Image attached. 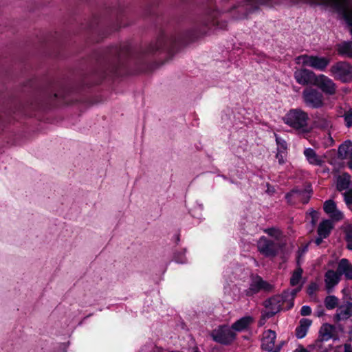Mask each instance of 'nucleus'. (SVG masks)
Returning <instances> with one entry per match:
<instances>
[{
    "label": "nucleus",
    "instance_id": "49530a36",
    "mask_svg": "<svg viewBox=\"0 0 352 352\" xmlns=\"http://www.w3.org/2000/svg\"><path fill=\"white\" fill-rule=\"evenodd\" d=\"M69 345V342L67 343H60L57 348V352H67V348Z\"/></svg>",
    "mask_w": 352,
    "mask_h": 352
},
{
    "label": "nucleus",
    "instance_id": "6e6d98bb",
    "mask_svg": "<svg viewBox=\"0 0 352 352\" xmlns=\"http://www.w3.org/2000/svg\"><path fill=\"white\" fill-rule=\"evenodd\" d=\"M233 254H234V252H228V253L225 256V259L228 260L230 258V256H232Z\"/></svg>",
    "mask_w": 352,
    "mask_h": 352
},
{
    "label": "nucleus",
    "instance_id": "8fccbe9b",
    "mask_svg": "<svg viewBox=\"0 0 352 352\" xmlns=\"http://www.w3.org/2000/svg\"><path fill=\"white\" fill-rule=\"evenodd\" d=\"M239 148V146H238L237 148L235 146L234 144H232L231 146V150L232 151V152L234 153V154L236 156H239V154H240V152L238 151Z\"/></svg>",
    "mask_w": 352,
    "mask_h": 352
},
{
    "label": "nucleus",
    "instance_id": "c85d7f7f",
    "mask_svg": "<svg viewBox=\"0 0 352 352\" xmlns=\"http://www.w3.org/2000/svg\"><path fill=\"white\" fill-rule=\"evenodd\" d=\"M333 330V325L329 324H323L319 331V338L326 341L329 340L332 338Z\"/></svg>",
    "mask_w": 352,
    "mask_h": 352
},
{
    "label": "nucleus",
    "instance_id": "c756f323",
    "mask_svg": "<svg viewBox=\"0 0 352 352\" xmlns=\"http://www.w3.org/2000/svg\"><path fill=\"white\" fill-rule=\"evenodd\" d=\"M186 249L183 248L180 250H175L173 252V259L174 262L178 264H186L188 263L187 258L186 257Z\"/></svg>",
    "mask_w": 352,
    "mask_h": 352
},
{
    "label": "nucleus",
    "instance_id": "aec40b11",
    "mask_svg": "<svg viewBox=\"0 0 352 352\" xmlns=\"http://www.w3.org/2000/svg\"><path fill=\"white\" fill-rule=\"evenodd\" d=\"M314 119L317 128L328 130L332 127L331 118L326 113H316Z\"/></svg>",
    "mask_w": 352,
    "mask_h": 352
},
{
    "label": "nucleus",
    "instance_id": "774afa93",
    "mask_svg": "<svg viewBox=\"0 0 352 352\" xmlns=\"http://www.w3.org/2000/svg\"><path fill=\"white\" fill-rule=\"evenodd\" d=\"M281 346H282V345L280 344V345L277 346L276 347H280V349Z\"/></svg>",
    "mask_w": 352,
    "mask_h": 352
},
{
    "label": "nucleus",
    "instance_id": "393cba45",
    "mask_svg": "<svg viewBox=\"0 0 352 352\" xmlns=\"http://www.w3.org/2000/svg\"><path fill=\"white\" fill-rule=\"evenodd\" d=\"M311 324V320L308 318H302L300 320L299 325L296 329V336L298 339H302L305 338Z\"/></svg>",
    "mask_w": 352,
    "mask_h": 352
},
{
    "label": "nucleus",
    "instance_id": "39448f33",
    "mask_svg": "<svg viewBox=\"0 0 352 352\" xmlns=\"http://www.w3.org/2000/svg\"><path fill=\"white\" fill-rule=\"evenodd\" d=\"M308 114L300 109L289 110L283 118L284 122L301 132H307Z\"/></svg>",
    "mask_w": 352,
    "mask_h": 352
},
{
    "label": "nucleus",
    "instance_id": "cd10ccee",
    "mask_svg": "<svg viewBox=\"0 0 352 352\" xmlns=\"http://www.w3.org/2000/svg\"><path fill=\"white\" fill-rule=\"evenodd\" d=\"M325 340L318 338L314 343L309 345V348L312 352H328L331 349V345L324 346Z\"/></svg>",
    "mask_w": 352,
    "mask_h": 352
},
{
    "label": "nucleus",
    "instance_id": "f8f14e48",
    "mask_svg": "<svg viewBox=\"0 0 352 352\" xmlns=\"http://www.w3.org/2000/svg\"><path fill=\"white\" fill-rule=\"evenodd\" d=\"M272 288V287L270 284L263 280L261 277L256 276L252 278L250 287L245 291V294L250 296L262 290L270 292Z\"/></svg>",
    "mask_w": 352,
    "mask_h": 352
},
{
    "label": "nucleus",
    "instance_id": "9d476101",
    "mask_svg": "<svg viewBox=\"0 0 352 352\" xmlns=\"http://www.w3.org/2000/svg\"><path fill=\"white\" fill-rule=\"evenodd\" d=\"M326 96H333L337 91V85L332 79L324 74L318 75L315 84Z\"/></svg>",
    "mask_w": 352,
    "mask_h": 352
},
{
    "label": "nucleus",
    "instance_id": "e433bc0d",
    "mask_svg": "<svg viewBox=\"0 0 352 352\" xmlns=\"http://www.w3.org/2000/svg\"><path fill=\"white\" fill-rule=\"evenodd\" d=\"M344 234L346 243L352 242V224H347L344 226Z\"/></svg>",
    "mask_w": 352,
    "mask_h": 352
},
{
    "label": "nucleus",
    "instance_id": "4c0bfd02",
    "mask_svg": "<svg viewBox=\"0 0 352 352\" xmlns=\"http://www.w3.org/2000/svg\"><path fill=\"white\" fill-rule=\"evenodd\" d=\"M253 321L254 318L251 316L243 317V333L249 331L248 326L252 322H253ZM243 339H248V336L247 335L243 334Z\"/></svg>",
    "mask_w": 352,
    "mask_h": 352
},
{
    "label": "nucleus",
    "instance_id": "f704fd0d",
    "mask_svg": "<svg viewBox=\"0 0 352 352\" xmlns=\"http://www.w3.org/2000/svg\"><path fill=\"white\" fill-rule=\"evenodd\" d=\"M197 206L189 211L191 216L194 218L200 219L202 217V211L204 210V205L201 203L196 202Z\"/></svg>",
    "mask_w": 352,
    "mask_h": 352
},
{
    "label": "nucleus",
    "instance_id": "a878e982",
    "mask_svg": "<svg viewBox=\"0 0 352 352\" xmlns=\"http://www.w3.org/2000/svg\"><path fill=\"white\" fill-rule=\"evenodd\" d=\"M336 188L338 191L349 190L352 189V182L349 174H344L339 176L337 180Z\"/></svg>",
    "mask_w": 352,
    "mask_h": 352
},
{
    "label": "nucleus",
    "instance_id": "2eb2a0df",
    "mask_svg": "<svg viewBox=\"0 0 352 352\" xmlns=\"http://www.w3.org/2000/svg\"><path fill=\"white\" fill-rule=\"evenodd\" d=\"M352 316V301H346L336 310L333 320L335 322L344 321Z\"/></svg>",
    "mask_w": 352,
    "mask_h": 352
},
{
    "label": "nucleus",
    "instance_id": "5fc2aeb1",
    "mask_svg": "<svg viewBox=\"0 0 352 352\" xmlns=\"http://www.w3.org/2000/svg\"><path fill=\"white\" fill-rule=\"evenodd\" d=\"M163 348L156 345L153 346L152 352H162Z\"/></svg>",
    "mask_w": 352,
    "mask_h": 352
},
{
    "label": "nucleus",
    "instance_id": "13d9d810",
    "mask_svg": "<svg viewBox=\"0 0 352 352\" xmlns=\"http://www.w3.org/2000/svg\"><path fill=\"white\" fill-rule=\"evenodd\" d=\"M324 312L323 310H320V311H317V316L318 317H321V316H324Z\"/></svg>",
    "mask_w": 352,
    "mask_h": 352
},
{
    "label": "nucleus",
    "instance_id": "4d7b16f0",
    "mask_svg": "<svg viewBox=\"0 0 352 352\" xmlns=\"http://www.w3.org/2000/svg\"><path fill=\"white\" fill-rule=\"evenodd\" d=\"M174 238L175 239L176 243L177 244L179 243V241H180L179 234H175Z\"/></svg>",
    "mask_w": 352,
    "mask_h": 352
},
{
    "label": "nucleus",
    "instance_id": "79ce46f5",
    "mask_svg": "<svg viewBox=\"0 0 352 352\" xmlns=\"http://www.w3.org/2000/svg\"><path fill=\"white\" fill-rule=\"evenodd\" d=\"M265 233L272 236L278 237L280 235L279 230L275 228H270L264 230Z\"/></svg>",
    "mask_w": 352,
    "mask_h": 352
},
{
    "label": "nucleus",
    "instance_id": "864d4df0",
    "mask_svg": "<svg viewBox=\"0 0 352 352\" xmlns=\"http://www.w3.org/2000/svg\"><path fill=\"white\" fill-rule=\"evenodd\" d=\"M324 239H326V237H322V236H319L315 240V243L317 245H319L321 244V243L322 242V240Z\"/></svg>",
    "mask_w": 352,
    "mask_h": 352
},
{
    "label": "nucleus",
    "instance_id": "72a5a7b5",
    "mask_svg": "<svg viewBox=\"0 0 352 352\" xmlns=\"http://www.w3.org/2000/svg\"><path fill=\"white\" fill-rule=\"evenodd\" d=\"M272 300H269L267 302V304H266V305H265L267 310L265 311L264 315L267 318H272L280 310L279 306H278V305H275L274 307H270V306L272 304Z\"/></svg>",
    "mask_w": 352,
    "mask_h": 352
},
{
    "label": "nucleus",
    "instance_id": "c9c22d12",
    "mask_svg": "<svg viewBox=\"0 0 352 352\" xmlns=\"http://www.w3.org/2000/svg\"><path fill=\"white\" fill-rule=\"evenodd\" d=\"M344 118L345 126L347 128L352 126V108H350L348 111H346L342 116Z\"/></svg>",
    "mask_w": 352,
    "mask_h": 352
},
{
    "label": "nucleus",
    "instance_id": "37998d69",
    "mask_svg": "<svg viewBox=\"0 0 352 352\" xmlns=\"http://www.w3.org/2000/svg\"><path fill=\"white\" fill-rule=\"evenodd\" d=\"M52 98L54 99H61L65 102H67V100L66 99V96L64 91H58L56 93L53 94Z\"/></svg>",
    "mask_w": 352,
    "mask_h": 352
},
{
    "label": "nucleus",
    "instance_id": "a18cd8bd",
    "mask_svg": "<svg viewBox=\"0 0 352 352\" xmlns=\"http://www.w3.org/2000/svg\"><path fill=\"white\" fill-rule=\"evenodd\" d=\"M311 314V309L309 306L304 305L301 307L300 314L303 316H309Z\"/></svg>",
    "mask_w": 352,
    "mask_h": 352
},
{
    "label": "nucleus",
    "instance_id": "5701e85b",
    "mask_svg": "<svg viewBox=\"0 0 352 352\" xmlns=\"http://www.w3.org/2000/svg\"><path fill=\"white\" fill-rule=\"evenodd\" d=\"M338 272L340 275L344 274L346 279H352V265L348 259L342 258L338 265Z\"/></svg>",
    "mask_w": 352,
    "mask_h": 352
},
{
    "label": "nucleus",
    "instance_id": "4be33fe9",
    "mask_svg": "<svg viewBox=\"0 0 352 352\" xmlns=\"http://www.w3.org/2000/svg\"><path fill=\"white\" fill-rule=\"evenodd\" d=\"M336 47L339 56L352 58V41H343L337 44Z\"/></svg>",
    "mask_w": 352,
    "mask_h": 352
},
{
    "label": "nucleus",
    "instance_id": "ddd939ff",
    "mask_svg": "<svg viewBox=\"0 0 352 352\" xmlns=\"http://www.w3.org/2000/svg\"><path fill=\"white\" fill-rule=\"evenodd\" d=\"M317 76L314 72L304 68L297 69L294 73L296 81L303 86L314 85Z\"/></svg>",
    "mask_w": 352,
    "mask_h": 352
},
{
    "label": "nucleus",
    "instance_id": "0e129e2a",
    "mask_svg": "<svg viewBox=\"0 0 352 352\" xmlns=\"http://www.w3.org/2000/svg\"><path fill=\"white\" fill-rule=\"evenodd\" d=\"M169 352H184V351H178V350H173V351H170Z\"/></svg>",
    "mask_w": 352,
    "mask_h": 352
},
{
    "label": "nucleus",
    "instance_id": "09e8293b",
    "mask_svg": "<svg viewBox=\"0 0 352 352\" xmlns=\"http://www.w3.org/2000/svg\"><path fill=\"white\" fill-rule=\"evenodd\" d=\"M302 286V285H300L297 288L293 289L290 291V294L292 298H294L296 294L301 290Z\"/></svg>",
    "mask_w": 352,
    "mask_h": 352
},
{
    "label": "nucleus",
    "instance_id": "20e7f679",
    "mask_svg": "<svg viewBox=\"0 0 352 352\" xmlns=\"http://www.w3.org/2000/svg\"><path fill=\"white\" fill-rule=\"evenodd\" d=\"M242 331V317L239 318L231 327L220 325L211 333L213 340L223 345L230 344L236 338V332Z\"/></svg>",
    "mask_w": 352,
    "mask_h": 352
},
{
    "label": "nucleus",
    "instance_id": "680f3d73",
    "mask_svg": "<svg viewBox=\"0 0 352 352\" xmlns=\"http://www.w3.org/2000/svg\"><path fill=\"white\" fill-rule=\"evenodd\" d=\"M316 216H317V212L316 211H313L312 217L314 218Z\"/></svg>",
    "mask_w": 352,
    "mask_h": 352
},
{
    "label": "nucleus",
    "instance_id": "58836bf2",
    "mask_svg": "<svg viewBox=\"0 0 352 352\" xmlns=\"http://www.w3.org/2000/svg\"><path fill=\"white\" fill-rule=\"evenodd\" d=\"M346 206L351 209L352 205V188L342 193Z\"/></svg>",
    "mask_w": 352,
    "mask_h": 352
},
{
    "label": "nucleus",
    "instance_id": "423d86ee",
    "mask_svg": "<svg viewBox=\"0 0 352 352\" xmlns=\"http://www.w3.org/2000/svg\"><path fill=\"white\" fill-rule=\"evenodd\" d=\"M331 76L343 83L352 82V65L346 61H338L330 68Z\"/></svg>",
    "mask_w": 352,
    "mask_h": 352
},
{
    "label": "nucleus",
    "instance_id": "3c124183",
    "mask_svg": "<svg viewBox=\"0 0 352 352\" xmlns=\"http://www.w3.org/2000/svg\"><path fill=\"white\" fill-rule=\"evenodd\" d=\"M294 352H310L307 349L303 347L302 346H299L297 349L294 350Z\"/></svg>",
    "mask_w": 352,
    "mask_h": 352
},
{
    "label": "nucleus",
    "instance_id": "a19ab883",
    "mask_svg": "<svg viewBox=\"0 0 352 352\" xmlns=\"http://www.w3.org/2000/svg\"><path fill=\"white\" fill-rule=\"evenodd\" d=\"M276 142L278 145V151H286L287 148V142L283 138L277 136L276 135Z\"/></svg>",
    "mask_w": 352,
    "mask_h": 352
},
{
    "label": "nucleus",
    "instance_id": "6e6552de",
    "mask_svg": "<svg viewBox=\"0 0 352 352\" xmlns=\"http://www.w3.org/2000/svg\"><path fill=\"white\" fill-rule=\"evenodd\" d=\"M242 114L240 111V107H234L231 111L228 109L221 115V120L223 126L229 129H232L233 133L237 132L241 128Z\"/></svg>",
    "mask_w": 352,
    "mask_h": 352
},
{
    "label": "nucleus",
    "instance_id": "f03ea898",
    "mask_svg": "<svg viewBox=\"0 0 352 352\" xmlns=\"http://www.w3.org/2000/svg\"><path fill=\"white\" fill-rule=\"evenodd\" d=\"M241 274L242 268L239 262L234 261H231L223 271V278L226 280L225 293L232 300H240L242 297L240 278Z\"/></svg>",
    "mask_w": 352,
    "mask_h": 352
},
{
    "label": "nucleus",
    "instance_id": "6ab92c4d",
    "mask_svg": "<svg viewBox=\"0 0 352 352\" xmlns=\"http://www.w3.org/2000/svg\"><path fill=\"white\" fill-rule=\"evenodd\" d=\"M276 335L272 330L265 331L262 339L261 347L263 350L272 352L274 350V344Z\"/></svg>",
    "mask_w": 352,
    "mask_h": 352
},
{
    "label": "nucleus",
    "instance_id": "c03bdc74",
    "mask_svg": "<svg viewBox=\"0 0 352 352\" xmlns=\"http://www.w3.org/2000/svg\"><path fill=\"white\" fill-rule=\"evenodd\" d=\"M286 151H278V153L276 154V158L278 160V163L280 164H283L285 163V157L286 155Z\"/></svg>",
    "mask_w": 352,
    "mask_h": 352
},
{
    "label": "nucleus",
    "instance_id": "69168bd1",
    "mask_svg": "<svg viewBox=\"0 0 352 352\" xmlns=\"http://www.w3.org/2000/svg\"><path fill=\"white\" fill-rule=\"evenodd\" d=\"M92 315H93L92 314H89L88 316H87L86 317L84 318V320L87 319V318L90 317Z\"/></svg>",
    "mask_w": 352,
    "mask_h": 352
},
{
    "label": "nucleus",
    "instance_id": "de8ad7c7",
    "mask_svg": "<svg viewBox=\"0 0 352 352\" xmlns=\"http://www.w3.org/2000/svg\"><path fill=\"white\" fill-rule=\"evenodd\" d=\"M267 189L265 192L269 195H273L275 192V188L274 186H271L270 184H266Z\"/></svg>",
    "mask_w": 352,
    "mask_h": 352
},
{
    "label": "nucleus",
    "instance_id": "0eeeda50",
    "mask_svg": "<svg viewBox=\"0 0 352 352\" xmlns=\"http://www.w3.org/2000/svg\"><path fill=\"white\" fill-rule=\"evenodd\" d=\"M305 104L311 109H320L324 106V98L322 93L314 87H307L302 93Z\"/></svg>",
    "mask_w": 352,
    "mask_h": 352
},
{
    "label": "nucleus",
    "instance_id": "dca6fc26",
    "mask_svg": "<svg viewBox=\"0 0 352 352\" xmlns=\"http://www.w3.org/2000/svg\"><path fill=\"white\" fill-rule=\"evenodd\" d=\"M323 209L324 211L334 221H340L344 217L343 213L337 208L335 201L331 199L324 201Z\"/></svg>",
    "mask_w": 352,
    "mask_h": 352
},
{
    "label": "nucleus",
    "instance_id": "4468645a",
    "mask_svg": "<svg viewBox=\"0 0 352 352\" xmlns=\"http://www.w3.org/2000/svg\"><path fill=\"white\" fill-rule=\"evenodd\" d=\"M258 251L265 256H275L277 254V248L275 243L263 236L258 241Z\"/></svg>",
    "mask_w": 352,
    "mask_h": 352
},
{
    "label": "nucleus",
    "instance_id": "f257e3e1",
    "mask_svg": "<svg viewBox=\"0 0 352 352\" xmlns=\"http://www.w3.org/2000/svg\"><path fill=\"white\" fill-rule=\"evenodd\" d=\"M219 14L218 9H209L206 11L207 19L194 24L184 32L168 35L162 32L157 40L148 45L144 53L148 54L163 52L168 54L174 53L180 46L192 42L204 35L207 31V26L218 16Z\"/></svg>",
    "mask_w": 352,
    "mask_h": 352
},
{
    "label": "nucleus",
    "instance_id": "1a4fd4ad",
    "mask_svg": "<svg viewBox=\"0 0 352 352\" xmlns=\"http://www.w3.org/2000/svg\"><path fill=\"white\" fill-rule=\"evenodd\" d=\"M297 63H302L303 65L311 67L319 71H324L330 63L327 57L318 56L301 55L297 57Z\"/></svg>",
    "mask_w": 352,
    "mask_h": 352
},
{
    "label": "nucleus",
    "instance_id": "412c9836",
    "mask_svg": "<svg viewBox=\"0 0 352 352\" xmlns=\"http://www.w3.org/2000/svg\"><path fill=\"white\" fill-rule=\"evenodd\" d=\"M241 173V170L236 168H233L229 170L228 177L223 175H221V177H222L224 179H228L230 183L234 184L238 188H241V180L242 179Z\"/></svg>",
    "mask_w": 352,
    "mask_h": 352
},
{
    "label": "nucleus",
    "instance_id": "9b49d317",
    "mask_svg": "<svg viewBox=\"0 0 352 352\" xmlns=\"http://www.w3.org/2000/svg\"><path fill=\"white\" fill-rule=\"evenodd\" d=\"M311 195L306 189L294 188L285 195V199L289 204L300 202L306 204L309 202Z\"/></svg>",
    "mask_w": 352,
    "mask_h": 352
},
{
    "label": "nucleus",
    "instance_id": "338daca9",
    "mask_svg": "<svg viewBox=\"0 0 352 352\" xmlns=\"http://www.w3.org/2000/svg\"><path fill=\"white\" fill-rule=\"evenodd\" d=\"M193 352H200L197 349H196L195 350H194Z\"/></svg>",
    "mask_w": 352,
    "mask_h": 352
},
{
    "label": "nucleus",
    "instance_id": "603ef678",
    "mask_svg": "<svg viewBox=\"0 0 352 352\" xmlns=\"http://www.w3.org/2000/svg\"><path fill=\"white\" fill-rule=\"evenodd\" d=\"M344 352H352V346L350 344L344 345Z\"/></svg>",
    "mask_w": 352,
    "mask_h": 352
},
{
    "label": "nucleus",
    "instance_id": "052dcab7",
    "mask_svg": "<svg viewBox=\"0 0 352 352\" xmlns=\"http://www.w3.org/2000/svg\"><path fill=\"white\" fill-rule=\"evenodd\" d=\"M272 352H280V347H276Z\"/></svg>",
    "mask_w": 352,
    "mask_h": 352
},
{
    "label": "nucleus",
    "instance_id": "f3484780",
    "mask_svg": "<svg viewBox=\"0 0 352 352\" xmlns=\"http://www.w3.org/2000/svg\"><path fill=\"white\" fill-rule=\"evenodd\" d=\"M338 157L342 160L349 159L348 166L352 169V142L346 140L341 144L338 151Z\"/></svg>",
    "mask_w": 352,
    "mask_h": 352
},
{
    "label": "nucleus",
    "instance_id": "473e14b6",
    "mask_svg": "<svg viewBox=\"0 0 352 352\" xmlns=\"http://www.w3.org/2000/svg\"><path fill=\"white\" fill-rule=\"evenodd\" d=\"M302 269L301 267L297 268L292 274L290 278V285L292 286H296L300 284L302 278Z\"/></svg>",
    "mask_w": 352,
    "mask_h": 352
},
{
    "label": "nucleus",
    "instance_id": "7c9ffc66",
    "mask_svg": "<svg viewBox=\"0 0 352 352\" xmlns=\"http://www.w3.org/2000/svg\"><path fill=\"white\" fill-rule=\"evenodd\" d=\"M98 298L96 295L89 292L84 295L83 298L80 300L79 305L82 307H88L96 304Z\"/></svg>",
    "mask_w": 352,
    "mask_h": 352
},
{
    "label": "nucleus",
    "instance_id": "bf43d9fd",
    "mask_svg": "<svg viewBox=\"0 0 352 352\" xmlns=\"http://www.w3.org/2000/svg\"><path fill=\"white\" fill-rule=\"evenodd\" d=\"M346 248L352 251V241L349 243H346Z\"/></svg>",
    "mask_w": 352,
    "mask_h": 352
},
{
    "label": "nucleus",
    "instance_id": "7ed1b4c3",
    "mask_svg": "<svg viewBox=\"0 0 352 352\" xmlns=\"http://www.w3.org/2000/svg\"><path fill=\"white\" fill-rule=\"evenodd\" d=\"M131 50L128 47L113 45L100 52L97 54L96 60L100 65L113 64L117 68L124 64L125 56H130Z\"/></svg>",
    "mask_w": 352,
    "mask_h": 352
},
{
    "label": "nucleus",
    "instance_id": "e2e57ef3",
    "mask_svg": "<svg viewBox=\"0 0 352 352\" xmlns=\"http://www.w3.org/2000/svg\"><path fill=\"white\" fill-rule=\"evenodd\" d=\"M238 242H239V243H240L241 242H242V238H241L240 236H239Z\"/></svg>",
    "mask_w": 352,
    "mask_h": 352
},
{
    "label": "nucleus",
    "instance_id": "bb28decb",
    "mask_svg": "<svg viewBox=\"0 0 352 352\" xmlns=\"http://www.w3.org/2000/svg\"><path fill=\"white\" fill-rule=\"evenodd\" d=\"M333 229V223L330 220H324L320 223L318 227V234L322 237L329 236L331 230Z\"/></svg>",
    "mask_w": 352,
    "mask_h": 352
},
{
    "label": "nucleus",
    "instance_id": "a211bd4d",
    "mask_svg": "<svg viewBox=\"0 0 352 352\" xmlns=\"http://www.w3.org/2000/svg\"><path fill=\"white\" fill-rule=\"evenodd\" d=\"M340 274L338 272L329 270L324 274L325 287L328 293H331L333 287L338 284Z\"/></svg>",
    "mask_w": 352,
    "mask_h": 352
},
{
    "label": "nucleus",
    "instance_id": "b1692460",
    "mask_svg": "<svg viewBox=\"0 0 352 352\" xmlns=\"http://www.w3.org/2000/svg\"><path fill=\"white\" fill-rule=\"evenodd\" d=\"M304 155L309 164L315 166H322L324 163L322 158L318 155L316 151L311 148L304 151Z\"/></svg>",
    "mask_w": 352,
    "mask_h": 352
},
{
    "label": "nucleus",
    "instance_id": "ea45409f",
    "mask_svg": "<svg viewBox=\"0 0 352 352\" xmlns=\"http://www.w3.org/2000/svg\"><path fill=\"white\" fill-rule=\"evenodd\" d=\"M319 286L316 282H311L307 287V293L309 296L315 295L316 292L318 290Z\"/></svg>",
    "mask_w": 352,
    "mask_h": 352
},
{
    "label": "nucleus",
    "instance_id": "2f4dec72",
    "mask_svg": "<svg viewBox=\"0 0 352 352\" xmlns=\"http://www.w3.org/2000/svg\"><path fill=\"white\" fill-rule=\"evenodd\" d=\"M325 307L331 310L336 308L338 304V298L335 296H327L324 300Z\"/></svg>",
    "mask_w": 352,
    "mask_h": 352
}]
</instances>
